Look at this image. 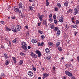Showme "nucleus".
<instances>
[{
  "mask_svg": "<svg viewBox=\"0 0 79 79\" xmlns=\"http://www.w3.org/2000/svg\"><path fill=\"white\" fill-rule=\"evenodd\" d=\"M38 45L39 46H41V44H40V43H38Z\"/></svg>",
  "mask_w": 79,
  "mask_h": 79,
  "instance_id": "052dcab7",
  "label": "nucleus"
},
{
  "mask_svg": "<svg viewBox=\"0 0 79 79\" xmlns=\"http://www.w3.org/2000/svg\"><path fill=\"white\" fill-rule=\"evenodd\" d=\"M30 2H33L34 1V0H29Z\"/></svg>",
  "mask_w": 79,
  "mask_h": 79,
  "instance_id": "0e129e2a",
  "label": "nucleus"
},
{
  "mask_svg": "<svg viewBox=\"0 0 79 79\" xmlns=\"http://www.w3.org/2000/svg\"><path fill=\"white\" fill-rule=\"evenodd\" d=\"M18 6L19 8H22L23 7V3H22V2H20Z\"/></svg>",
  "mask_w": 79,
  "mask_h": 79,
  "instance_id": "4468645a",
  "label": "nucleus"
},
{
  "mask_svg": "<svg viewBox=\"0 0 79 79\" xmlns=\"http://www.w3.org/2000/svg\"><path fill=\"white\" fill-rule=\"evenodd\" d=\"M38 32H39L40 34H43V31H40V30H38Z\"/></svg>",
  "mask_w": 79,
  "mask_h": 79,
  "instance_id": "473e14b6",
  "label": "nucleus"
},
{
  "mask_svg": "<svg viewBox=\"0 0 79 79\" xmlns=\"http://www.w3.org/2000/svg\"><path fill=\"white\" fill-rule=\"evenodd\" d=\"M65 66L66 68H69V67H71V66H72V65L71 64H65Z\"/></svg>",
  "mask_w": 79,
  "mask_h": 79,
  "instance_id": "9b49d317",
  "label": "nucleus"
},
{
  "mask_svg": "<svg viewBox=\"0 0 79 79\" xmlns=\"http://www.w3.org/2000/svg\"><path fill=\"white\" fill-rule=\"evenodd\" d=\"M1 24H4V21H1Z\"/></svg>",
  "mask_w": 79,
  "mask_h": 79,
  "instance_id": "338daca9",
  "label": "nucleus"
},
{
  "mask_svg": "<svg viewBox=\"0 0 79 79\" xmlns=\"http://www.w3.org/2000/svg\"><path fill=\"white\" fill-rule=\"evenodd\" d=\"M49 2L48 1V0H46V5L47 6H48L49 5Z\"/></svg>",
  "mask_w": 79,
  "mask_h": 79,
  "instance_id": "c85d7f7f",
  "label": "nucleus"
},
{
  "mask_svg": "<svg viewBox=\"0 0 79 79\" xmlns=\"http://www.w3.org/2000/svg\"><path fill=\"white\" fill-rule=\"evenodd\" d=\"M15 26L14 25H12V26L11 27V31H13L14 32V31H15Z\"/></svg>",
  "mask_w": 79,
  "mask_h": 79,
  "instance_id": "f8f14e48",
  "label": "nucleus"
},
{
  "mask_svg": "<svg viewBox=\"0 0 79 79\" xmlns=\"http://www.w3.org/2000/svg\"><path fill=\"white\" fill-rule=\"evenodd\" d=\"M21 26L19 25H17L15 27V30L14 31V33H17L18 31H19L21 30Z\"/></svg>",
  "mask_w": 79,
  "mask_h": 79,
  "instance_id": "f03ea898",
  "label": "nucleus"
},
{
  "mask_svg": "<svg viewBox=\"0 0 79 79\" xmlns=\"http://www.w3.org/2000/svg\"><path fill=\"white\" fill-rule=\"evenodd\" d=\"M43 76L44 77L43 79H47L48 76H49V74H48V73H44L43 74Z\"/></svg>",
  "mask_w": 79,
  "mask_h": 79,
  "instance_id": "39448f33",
  "label": "nucleus"
},
{
  "mask_svg": "<svg viewBox=\"0 0 79 79\" xmlns=\"http://www.w3.org/2000/svg\"><path fill=\"white\" fill-rule=\"evenodd\" d=\"M6 31H8L9 29V28H8V27H6Z\"/></svg>",
  "mask_w": 79,
  "mask_h": 79,
  "instance_id": "680f3d73",
  "label": "nucleus"
},
{
  "mask_svg": "<svg viewBox=\"0 0 79 79\" xmlns=\"http://www.w3.org/2000/svg\"><path fill=\"white\" fill-rule=\"evenodd\" d=\"M65 74L67 76H68L69 77H71L72 76H73V74L70 72H69L68 71H66L65 72Z\"/></svg>",
  "mask_w": 79,
  "mask_h": 79,
  "instance_id": "20e7f679",
  "label": "nucleus"
},
{
  "mask_svg": "<svg viewBox=\"0 0 79 79\" xmlns=\"http://www.w3.org/2000/svg\"><path fill=\"white\" fill-rule=\"evenodd\" d=\"M44 42H41V47H42V46H44Z\"/></svg>",
  "mask_w": 79,
  "mask_h": 79,
  "instance_id": "5fc2aeb1",
  "label": "nucleus"
},
{
  "mask_svg": "<svg viewBox=\"0 0 79 79\" xmlns=\"http://www.w3.org/2000/svg\"><path fill=\"white\" fill-rule=\"evenodd\" d=\"M32 68L33 70H34V71H36V69L35 68V67H32Z\"/></svg>",
  "mask_w": 79,
  "mask_h": 79,
  "instance_id": "37998d69",
  "label": "nucleus"
},
{
  "mask_svg": "<svg viewBox=\"0 0 79 79\" xmlns=\"http://www.w3.org/2000/svg\"><path fill=\"white\" fill-rule=\"evenodd\" d=\"M45 52L46 53L48 54V53H50V49H48V48H47L45 49Z\"/></svg>",
  "mask_w": 79,
  "mask_h": 79,
  "instance_id": "2eb2a0df",
  "label": "nucleus"
},
{
  "mask_svg": "<svg viewBox=\"0 0 79 79\" xmlns=\"http://www.w3.org/2000/svg\"><path fill=\"white\" fill-rule=\"evenodd\" d=\"M52 14H50L49 16V18H52Z\"/></svg>",
  "mask_w": 79,
  "mask_h": 79,
  "instance_id": "3c124183",
  "label": "nucleus"
},
{
  "mask_svg": "<svg viewBox=\"0 0 79 79\" xmlns=\"http://www.w3.org/2000/svg\"><path fill=\"white\" fill-rule=\"evenodd\" d=\"M58 27H55L54 28V31L55 32H56V31H58Z\"/></svg>",
  "mask_w": 79,
  "mask_h": 79,
  "instance_id": "2f4dec72",
  "label": "nucleus"
},
{
  "mask_svg": "<svg viewBox=\"0 0 79 79\" xmlns=\"http://www.w3.org/2000/svg\"><path fill=\"white\" fill-rule=\"evenodd\" d=\"M41 39H45V36H44V35H42L41 36Z\"/></svg>",
  "mask_w": 79,
  "mask_h": 79,
  "instance_id": "49530a36",
  "label": "nucleus"
},
{
  "mask_svg": "<svg viewBox=\"0 0 79 79\" xmlns=\"http://www.w3.org/2000/svg\"><path fill=\"white\" fill-rule=\"evenodd\" d=\"M57 5L58 8H61V4L60 3H57Z\"/></svg>",
  "mask_w": 79,
  "mask_h": 79,
  "instance_id": "b1692460",
  "label": "nucleus"
},
{
  "mask_svg": "<svg viewBox=\"0 0 79 79\" xmlns=\"http://www.w3.org/2000/svg\"><path fill=\"white\" fill-rule=\"evenodd\" d=\"M55 11H58V7H56L54 8Z\"/></svg>",
  "mask_w": 79,
  "mask_h": 79,
  "instance_id": "c9c22d12",
  "label": "nucleus"
},
{
  "mask_svg": "<svg viewBox=\"0 0 79 79\" xmlns=\"http://www.w3.org/2000/svg\"><path fill=\"white\" fill-rule=\"evenodd\" d=\"M75 8L78 11V10H79V7L78 6H77Z\"/></svg>",
  "mask_w": 79,
  "mask_h": 79,
  "instance_id": "864d4df0",
  "label": "nucleus"
},
{
  "mask_svg": "<svg viewBox=\"0 0 79 79\" xmlns=\"http://www.w3.org/2000/svg\"><path fill=\"white\" fill-rule=\"evenodd\" d=\"M39 19L40 21H42V18L44 17V15L42 14L41 15H38Z\"/></svg>",
  "mask_w": 79,
  "mask_h": 79,
  "instance_id": "6e6552de",
  "label": "nucleus"
},
{
  "mask_svg": "<svg viewBox=\"0 0 79 79\" xmlns=\"http://www.w3.org/2000/svg\"><path fill=\"white\" fill-rule=\"evenodd\" d=\"M60 30H58L56 33L57 35L58 36L60 35Z\"/></svg>",
  "mask_w": 79,
  "mask_h": 79,
  "instance_id": "c756f323",
  "label": "nucleus"
},
{
  "mask_svg": "<svg viewBox=\"0 0 79 79\" xmlns=\"http://www.w3.org/2000/svg\"><path fill=\"white\" fill-rule=\"evenodd\" d=\"M31 55L32 57H33V58H37V55L32 52H31Z\"/></svg>",
  "mask_w": 79,
  "mask_h": 79,
  "instance_id": "0eeeda50",
  "label": "nucleus"
},
{
  "mask_svg": "<svg viewBox=\"0 0 79 79\" xmlns=\"http://www.w3.org/2000/svg\"><path fill=\"white\" fill-rule=\"evenodd\" d=\"M26 35H29V31H27V33L26 34Z\"/></svg>",
  "mask_w": 79,
  "mask_h": 79,
  "instance_id": "603ef678",
  "label": "nucleus"
},
{
  "mask_svg": "<svg viewBox=\"0 0 79 79\" xmlns=\"http://www.w3.org/2000/svg\"><path fill=\"white\" fill-rule=\"evenodd\" d=\"M58 48L59 51H60V52H61V51H62V48L61 47L59 46L58 47Z\"/></svg>",
  "mask_w": 79,
  "mask_h": 79,
  "instance_id": "72a5a7b5",
  "label": "nucleus"
},
{
  "mask_svg": "<svg viewBox=\"0 0 79 79\" xmlns=\"http://www.w3.org/2000/svg\"><path fill=\"white\" fill-rule=\"evenodd\" d=\"M33 8H34V7H32V6H30L29 7V10L30 11H32L33 10Z\"/></svg>",
  "mask_w": 79,
  "mask_h": 79,
  "instance_id": "5701e85b",
  "label": "nucleus"
},
{
  "mask_svg": "<svg viewBox=\"0 0 79 79\" xmlns=\"http://www.w3.org/2000/svg\"><path fill=\"white\" fill-rule=\"evenodd\" d=\"M48 44L49 45H50L51 47H53L54 46V44H53L52 43V42H49L48 43Z\"/></svg>",
  "mask_w": 79,
  "mask_h": 79,
  "instance_id": "dca6fc26",
  "label": "nucleus"
},
{
  "mask_svg": "<svg viewBox=\"0 0 79 79\" xmlns=\"http://www.w3.org/2000/svg\"><path fill=\"white\" fill-rule=\"evenodd\" d=\"M12 59L14 61V63H15V64H16V57H12Z\"/></svg>",
  "mask_w": 79,
  "mask_h": 79,
  "instance_id": "aec40b11",
  "label": "nucleus"
},
{
  "mask_svg": "<svg viewBox=\"0 0 79 79\" xmlns=\"http://www.w3.org/2000/svg\"><path fill=\"white\" fill-rule=\"evenodd\" d=\"M64 26V27L65 28V29H68V28H69L68 25L66 23L65 24Z\"/></svg>",
  "mask_w": 79,
  "mask_h": 79,
  "instance_id": "a878e982",
  "label": "nucleus"
},
{
  "mask_svg": "<svg viewBox=\"0 0 79 79\" xmlns=\"http://www.w3.org/2000/svg\"><path fill=\"white\" fill-rule=\"evenodd\" d=\"M9 44L10 46H11V42L10 41H9Z\"/></svg>",
  "mask_w": 79,
  "mask_h": 79,
  "instance_id": "bf43d9fd",
  "label": "nucleus"
},
{
  "mask_svg": "<svg viewBox=\"0 0 79 79\" xmlns=\"http://www.w3.org/2000/svg\"><path fill=\"white\" fill-rule=\"evenodd\" d=\"M28 74L29 76H33L32 75L33 74V73H32V72L31 71H29V72H28Z\"/></svg>",
  "mask_w": 79,
  "mask_h": 79,
  "instance_id": "6ab92c4d",
  "label": "nucleus"
},
{
  "mask_svg": "<svg viewBox=\"0 0 79 79\" xmlns=\"http://www.w3.org/2000/svg\"><path fill=\"white\" fill-rule=\"evenodd\" d=\"M77 60L78 61V63H79V56H78L77 57Z\"/></svg>",
  "mask_w": 79,
  "mask_h": 79,
  "instance_id": "69168bd1",
  "label": "nucleus"
},
{
  "mask_svg": "<svg viewBox=\"0 0 79 79\" xmlns=\"http://www.w3.org/2000/svg\"><path fill=\"white\" fill-rule=\"evenodd\" d=\"M73 9H70L67 11V14H69L73 13Z\"/></svg>",
  "mask_w": 79,
  "mask_h": 79,
  "instance_id": "1a4fd4ad",
  "label": "nucleus"
},
{
  "mask_svg": "<svg viewBox=\"0 0 79 79\" xmlns=\"http://www.w3.org/2000/svg\"><path fill=\"white\" fill-rule=\"evenodd\" d=\"M14 10L16 13H18L19 12V9L17 6H15L14 7Z\"/></svg>",
  "mask_w": 79,
  "mask_h": 79,
  "instance_id": "423d86ee",
  "label": "nucleus"
},
{
  "mask_svg": "<svg viewBox=\"0 0 79 79\" xmlns=\"http://www.w3.org/2000/svg\"><path fill=\"white\" fill-rule=\"evenodd\" d=\"M9 63H10V60L7 59L6 60L5 64L6 65H8Z\"/></svg>",
  "mask_w": 79,
  "mask_h": 79,
  "instance_id": "f3484780",
  "label": "nucleus"
},
{
  "mask_svg": "<svg viewBox=\"0 0 79 79\" xmlns=\"http://www.w3.org/2000/svg\"><path fill=\"white\" fill-rule=\"evenodd\" d=\"M20 55L21 56H24L25 54L24 53L22 52L20 53Z\"/></svg>",
  "mask_w": 79,
  "mask_h": 79,
  "instance_id": "ea45409f",
  "label": "nucleus"
},
{
  "mask_svg": "<svg viewBox=\"0 0 79 79\" xmlns=\"http://www.w3.org/2000/svg\"><path fill=\"white\" fill-rule=\"evenodd\" d=\"M51 58V56H49L47 57V60H50Z\"/></svg>",
  "mask_w": 79,
  "mask_h": 79,
  "instance_id": "09e8293b",
  "label": "nucleus"
},
{
  "mask_svg": "<svg viewBox=\"0 0 79 79\" xmlns=\"http://www.w3.org/2000/svg\"><path fill=\"white\" fill-rule=\"evenodd\" d=\"M31 42L32 44H35V43H36V42H37V40L35 39H33L31 40Z\"/></svg>",
  "mask_w": 79,
  "mask_h": 79,
  "instance_id": "4be33fe9",
  "label": "nucleus"
},
{
  "mask_svg": "<svg viewBox=\"0 0 79 79\" xmlns=\"http://www.w3.org/2000/svg\"><path fill=\"white\" fill-rule=\"evenodd\" d=\"M3 57H4L6 59H7L8 58V56L6 53H4V54Z\"/></svg>",
  "mask_w": 79,
  "mask_h": 79,
  "instance_id": "412c9836",
  "label": "nucleus"
},
{
  "mask_svg": "<svg viewBox=\"0 0 79 79\" xmlns=\"http://www.w3.org/2000/svg\"><path fill=\"white\" fill-rule=\"evenodd\" d=\"M78 33L77 31H75L74 32V35H75V37L76 36V35H77V34Z\"/></svg>",
  "mask_w": 79,
  "mask_h": 79,
  "instance_id": "a19ab883",
  "label": "nucleus"
},
{
  "mask_svg": "<svg viewBox=\"0 0 79 79\" xmlns=\"http://www.w3.org/2000/svg\"><path fill=\"white\" fill-rule=\"evenodd\" d=\"M63 79H66V77L65 76L63 77Z\"/></svg>",
  "mask_w": 79,
  "mask_h": 79,
  "instance_id": "774afa93",
  "label": "nucleus"
},
{
  "mask_svg": "<svg viewBox=\"0 0 79 79\" xmlns=\"http://www.w3.org/2000/svg\"><path fill=\"white\" fill-rule=\"evenodd\" d=\"M17 41H18L17 39L15 38L12 41V42L14 43H16L17 42Z\"/></svg>",
  "mask_w": 79,
  "mask_h": 79,
  "instance_id": "bb28decb",
  "label": "nucleus"
},
{
  "mask_svg": "<svg viewBox=\"0 0 79 79\" xmlns=\"http://www.w3.org/2000/svg\"><path fill=\"white\" fill-rule=\"evenodd\" d=\"M11 18L12 19H16V17L15 16L12 15L11 17Z\"/></svg>",
  "mask_w": 79,
  "mask_h": 79,
  "instance_id": "7c9ffc66",
  "label": "nucleus"
},
{
  "mask_svg": "<svg viewBox=\"0 0 79 79\" xmlns=\"http://www.w3.org/2000/svg\"><path fill=\"white\" fill-rule=\"evenodd\" d=\"M49 21H51V22H52L53 21V19H52V18H50Z\"/></svg>",
  "mask_w": 79,
  "mask_h": 79,
  "instance_id": "13d9d810",
  "label": "nucleus"
},
{
  "mask_svg": "<svg viewBox=\"0 0 79 79\" xmlns=\"http://www.w3.org/2000/svg\"><path fill=\"white\" fill-rule=\"evenodd\" d=\"M75 19H76L75 17H73L71 18V20H72V21H73L74 20H75Z\"/></svg>",
  "mask_w": 79,
  "mask_h": 79,
  "instance_id": "4c0bfd02",
  "label": "nucleus"
},
{
  "mask_svg": "<svg viewBox=\"0 0 79 79\" xmlns=\"http://www.w3.org/2000/svg\"><path fill=\"white\" fill-rule=\"evenodd\" d=\"M1 48H2V49H5V47H4V45H2L1 46Z\"/></svg>",
  "mask_w": 79,
  "mask_h": 79,
  "instance_id": "f704fd0d",
  "label": "nucleus"
},
{
  "mask_svg": "<svg viewBox=\"0 0 79 79\" xmlns=\"http://www.w3.org/2000/svg\"><path fill=\"white\" fill-rule=\"evenodd\" d=\"M53 19L55 20L56 19V15H54L53 16Z\"/></svg>",
  "mask_w": 79,
  "mask_h": 79,
  "instance_id": "58836bf2",
  "label": "nucleus"
},
{
  "mask_svg": "<svg viewBox=\"0 0 79 79\" xmlns=\"http://www.w3.org/2000/svg\"><path fill=\"white\" fill-rule=\"evenodd\" d=\"M54 23H55V24H57V21L55 19L54 20Z\"/></svg>",
  "mask_w": 79,
  "mask_h": 79,
  "instance_id": "a18cd8bd",
  "label": "nucleus"
},
{
  "mask_svg": "<svg viewBox=\"0 0 79 79\" xmlns=\"http://www.w3.org/2000/svg\"><path fill=\"white\" fill-rule=\"evenodd\" d=\"M59 21H60V23H63V19H59Z\"/></svg>",
  "mask_w": 79,
  "mask_h": 79,
  "instance_id": "c03bdc74",
  "label": "nucleus"
},
{
  "mask_svg": "<svg viewBox=\"0 0 79 79\" xmlns=\"http://www.w3.org/2000/svg\"><path fill=\"white\" fill-rule=\"evenodd\" d=\"M31 47L30 46H29L27 47L28 49H31Z\"/></svg>",
  "mask_w": 79,
  "mask_h": 79,
  "instance_id": "e2e57ef3",
  "label": "nucleus"
},
{
  "mask_svg": "<svg viewBox=\"0 0 79 79\" xmlns=\"http://www.w3.org/2000/svg\"><path fill=\"white\" fill-rule=\"evenodd\" d=\"M71 27L72 28H76L77 27V25H71Z\"/></svg>",
  "mask_w": 79,
  "mask_h": 79,
  "instance_id": "cd10ccee",
  "label": "nucleus"
},
{
  "mask_svg": "<svg viewBox=\"0 0 79 79\" xmlns=\"http://www.w3.org/2000/svg\"><path fill=\"white\" fill-rule=\"evenodd\" d=\"M2 76H3V77H5V73H2L1 74Z\"/></svg>",
  "mask_w": 79,
  "mask_h": 79,
  "instance_id": "79ce46f5",
  "label": "nucleus"
},
{
  "mask_svg": "<svg viewBox=\"0 0 79 79\" xmlns=\"http://www.w3.org/2000/svg\"><path fill=\"white\" fill-rule=\"evenodd\" d=\"M42 23L40 22L38 24V26H40L41 25Z\"/></svg>",
  "mask_w": 79,
  "mask_h": 79,
  "instance_id": "4d7b16f0",
  "label": "nucleus"
},
{
  "mask_svg": "<svg viewBox=\"0 0 79 79\" xmlns=\"http://www.w3.org/2000/svg\"><path fill=\"white\" fill-rule=\"evenodd\" d=\"M71 77H71V79H76V78H75V77H74V76L72 75V76Z\"/></svg>",
  "mask_w": 79,
  "mask_h": 79,
  "instance_id": "8fccbe9b",
  "label": "nucleus"
},
{
  "mask_svg": "<svg viewBox=\"0 0 79 79\" xmlns=\"http://www.w3.org/2000/svg\"><path fill=\"white\" fill-rule=\"evenodd\" d=\"M23 63V60H21L19 62V65H21Z\"/></svg>",
  "mask_w": 79,
  "mask_h": 79,
  "instance_id": "393cba45",
  "label": "nucleus"
},
{
  "mask_svg": "<svg viewBox=\"0 0 79 79\" xmlns=\"http://www.w3.org/2000/svg\"><path fill=\"white\" fill-rule=\"evenodd\" d=\"M60 42H58L56 44V47L57 48L60 47Z\"/></svg>",
  "mask_w": 79,
  "mask_h": 79,
  "instance_id": "9d476101",
  "label": "nucleus"
},
{
  "mask_svg": "<svg viewBox=\"0 0 79 79\" xmlns=\"http://www.w3.org/2000/svg\"><path fill=\"white\" fill-rule=\"evenodd\" d=\"M51 29H54V25H51Z\"/></svg>",
  "mask_w": 79,
  "mask_h": 79,
  "instance_id": "de8ad7c7",
  "label": "nucleus"
},
{
  "mask_svg": "<svg viewBox=\"0 0 79 79\" xmlns=\"http://www.w3.org/2000/svg\"><path fill=\"white\" fill-rule=\"evenodd\" d=\"M43 25H45L46 26H47V22L45 20H44L43 21Z\"/></svg>",
  "mask_w": 79,
  "mask_h": 79,
  "instance_id": "a211bd4d",
  "label": "nucleus"
},
{
  "mask_svg": "<svg viewBox=\"0 0 79 79\" xmlns=\"http://www.w3.org/2000/svg\"><path fill=\"white\" fill-rule=\"evenodd\" d=\"M35 52L36 54H38V55L37 56L38 57H40V56H42V54H41V52H40V51H39V50H36L35 51Z\"/></svg>",
  "mask_w": 79,
  "mask_h": 79,
  "instance_id": "7ed1b4c3",
  "label": "nucleus"
},
{
  "mask_svg": "<svg viewBox=\"0 0 79 79\" xmlns=\"http://www.w3.org/2000/svg\"><path fill=\"white\" fill-rule=\"evenodd\" d=\"M21 45L22 46L21 47L22 48L23 50H24L25 51H27V44L24 41H22L21 42Z\"/></svg>",
  "mask_w": 79,
  "mask_h": 79,
  "instance_id": "f257e3e1",
  "label": "nucleus"
},
{
  "mask_svg": "<svg viewBox=\"0 0 79 79\" xmlns=\"http://www.w3.org/2000/svg\"><path fill=\"white\" fill-rule=\"evenodd\" d=\"M79 23V21L78 20H77L76 21V24H78Z\"/></svg>",
  "mask_w": 79,
  "mask_h": 79,
  "instance_id": "6e6d98bb",
  "label": "nucleus"
},
{
  "mask_svg": "<svg viewBox=\"0 0 79 79\" xmlns=\"http://www.w3.org/2000/svg\"><path fill=\"white\" fill-rule=\"evenodd\" d=\"M64 39H65V38H66V37H67V35H66V33L64 34Z\"/></svg>",
  "mask_w": 79,
  "mask_h": 79,
  "instance_id": "e433bc0d",
  "label": "nucleus"
},
{
  "mask_svg": "<svg viewBox=\"0 0 79 79\" xmlns=\"http://www.w3.org/2000/svg\"><path fill=\"white\" fill-rule=\"evenodd\" d=\"M68 4H69V2L68 1H66L64 3V5L65 6H68Z\"/></svg>",
  "mask_w": 79,
  "mask_h": 79,
  "instance_id": "ddd939ff",
  "label": "nucleus"
}]
</instances>
